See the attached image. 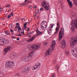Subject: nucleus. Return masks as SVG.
Masks as SVG:
<instances>
[{
  "label": "nucleus",
  "instance_id": "1",
  "mask_svg": "<svg viewBox=\"0 0 77 77\" xmlns=\"http://www.w3.org/2000/svg\"><path fill=\"white\" fill-rule=\"evenodd\" d=\"M71 30L72 32L74 33L75 32V28L76 27V29H77V19H75L74 20H72L71 22Z\"/></svg>",
  "mask_w": 77,
  "mask_h": 77
},
{
  "label": "nucleus",
  "instance_id": "2",
  "mask_svg": "<svg viewBox=\"0 0 77 77\" xmlns=\"http://www.w3.org/2000/svg\"><path fill=\"white\" fill-rule=\"evenodd\" d=\"M33 52H31L28 54V56H26L25 57L22 58V62H27L28 60L30 61L32 59V57L33 56Z\"/></svg>",
  "mask_w": 77,
  "mask_h": 77
},
{
  "label": "nucleus",
  "instance_id": "3",
  "mask_svg": "<svg viewBox=\"0 0 77 77\" xmlns=\"http://www.w3.org/2000/svg\"><path fill=\"white\" fill-rule=\"evenodd\" d=\"M5 66L8 68H13L15 66V63L14 61H8L6 63Z\"/></svg>",
  "mask_w": 77,
  "mask_h": 77
},
{
  "label": "nucleus",
  "instance_id": "4",
  "mask_svg": "<svg viewBox=\"0 0 77 77\" xmlns=\"http://www.w3.org/2000/svg\"><path fill=\"white\" fill-rule=\"evenodd\" d=\"M42 5L43 8H44L45 10H46L47 11H48L49 10V8H50V6H49V5L48 3H47L46 1H43L42 2Z\"/></svg>",
  "mask_w": 77,
  "mask_h": 77
},
{
  "label": "nucleus",
  "instance_id": "5",
  "mask_svg": "<svg viewBox=\"0 0 77 77\" xmlns=\"http://www.w3.org/2000/svg\"><path fill=\"white\" fill-rule=\"evenodd\" d=\"M64 33V28L63 27H61V29L59 32V41H60V40L62 39V35Z\"/></svg>",
  "mask_w": 77,
  "mask_h": 77
},
{
  "label": "nucleus",
  "instance_id": "6",
  "mask_svg": "<svg viewBox=\"0 0 77 77\" xmlns=\"http://www.w3.org/2000/svg\"><path fill=\"white\" fill-rule=\"evenodd\" d=\"M47 23L46 21H42L41 23V26L42 30H45L47 27Z\"/></svg>",
  "mask_w": 77,
  "mask_h": 77
},
{
  "label": "nucleus",
  "instance_id": "7",
  "mask_svg": "<svg viewBox=\"0 0 77 77\" xmlns=\"http://www.w3.org/2000/svg\"><path fill=\"white\" fill-rule=\"evenodd\" d=\"M30 68L28 66L22 69V73H26V74L29 73L30 71Z\"/></svg>",
  "mask_w": 77,
  "mask_h": 77
},
{
  "label": "nucleus",
  "instance_id": "8",
  "mask_svg": "<svg viewBox=\"0 0 77 77\" xmlns=\"http://www.w3.org/2000/svg\"><path fill=\"white\" fill-rule=\"evenodd\" d=\"M51 26L47 29L48 34L51 35V29L53 27V25L52 24H51Z\"/></svg>",
  "mask_w": 77,
  "mask_h": 77
},
{
  "label": "nucleus",
  "instance_id": "9",
  "mask_svg": "<svg viewBox=\"0 0 77 77\" xmlns=\"http://www.w3.org/2000/svg\"><path fill=\"white\" fill-rule=\"evenodd\" d=\"M41 66V64L39 63H36L34 66L33 67H32L33 70H35L36 69H39Z\"/></svg>",
  "mask_w": 77,
  "mask_h": 77
},
{
  "label": "nucleus",
  "instance_id": "10",
  "mask_svg": "<svg viewBox=\"0 0 77 77\" xmlns=\"http://www.w3.org/2000/svg\"><path fill=\"white\" fill-rule=\"evenodd\" d=\"M56 45V41L54 40H53L52 41V45L50 46L51 49V50H52V51L54 50V48L55 47V46Z\"/></svg>",
  "mask_w": 77,
  "mask_h": 77
},
{
  "label": "nucleus",
  "instance_id": "11",
  "mask_svg": "<svg viewBox=\"0 0 77 77\" xmlns=\"http://www.w3.org/2000/svg\"><path fill=\"white\" fill-rule=\"evenodd\" d=\"M61 45L62 48H65V47H66V43L65 41L64 40H63L61 41Z\"/></svg>",
  "mask_w": 77,
  "mask_h": 77
},
{
  "label": "nucleus",
  "instance_id": "12",
  "mask_svg": "<svg viewBox=\"0 0 77 77\" xmlns=\"http://www.w3.org/2000/svg\"><path fill=\"white\" fill-rule=\"evenodd\" d=\"M73 41L72 43H70V46L72 48H73L74 46V45H75V42H77V40L75 39H73L72 40Z\"/></svg>",
  "mask_w": 77,
  "mask_h": 77
},
{
  "label": "nucleus",
  "instance_id": "13",
  "mask_svg": "<svg viewBox=\"0 0 77 77\" xmlns=\"http://www.w3.org/2000/svg\"><path fill=\"white\" fill-rule=\"evenodd\" d=\"M11 49V46H8L5 48L4 50V52L5 53H7L8 51H10Z\"/></svg>",
  "mask_w": 77,
  "mask_h": 77
},
{
  "label": "nucleus",
  "instance_id": "14",
  "mask_svg": "<svg viewBox=\"0 0 77 77\" xmlns=\"http://www.w3.org/2000/svg\"><path fill=\"white\" fill-rule=\"evenodd\" d=\"M41 46L39 45H36L35 46H31V48L34 49L35 50H37L39 49V48H40Z\"/></svg>",
  "mask_w": 77,
  "mask_h": 77
},
{
  "label": "nucleus",
  "instance_id": "15",
  "mask_svg": "<svg viewBox=\"0 0 77 77\" xmlns=\"http://www.w3.org/2000/svg\"><path fill=\"white\" fill-rule=\"evenodd\" d=\"M36 35L37 36H40V35H42L43 34V32H41L38 30V29H37L36 30Z\"/></svg>",
  "mask_w": 77,
  "mask_h": 77
},
{
  "label": "nucleus",
  "instance_id": "16",
  "mask_svg": "<svg viewBox=\"0 0 77 77\" xmlns=\"http://www.w3.org/2000/svg\"><path fill=\"white\" fill-rule=\"evenodd\" d=\"M72 50L71 51V52L73 54H74V53H76V52L77 51V48H74V47L72 48Z\"/></svg>",
  "mask_w": 77,
  "mask_h": 77
},
{
  "label": "nucleus",
  "instance_id": "17",
  "mask_svg": "<svg viewBox=\"0 0 77 77\" xmlns=\"http://www.w3.org/2000/svg\"><path fill=\"white\" fill-rule=\"evenodd\" d=\"M68 2L69 7L70 8H72V5H73L72 2L70 0H68Z\"/></svg>",
  "mask_w": 77,
  "mask_h": 77
},
{
  "label": "nucleus",
  "instance_id": "18",
  "mask_svg": "<svg viewBox=\"0 0 77 77\" xmlns=\"http://www.w3.org/2000/svg\"><path fill=\"white\" fill-rule=\"evenodd\" d=\"M50 49H49L46 52V53L45 54V56H48V55H50Z\"/></svg>",
  "mask_w": 77,
  "mask_h": 77
},
{
  "label": "nucleus",
  "instance_id": "19",
  "mask_svg": "<svg viewBox=\"0 0 77 77\" xmlns=\"http://www.w3.org/2000/svg\"><path fill=\"white\" fill-rule=\"evenodd\" d=\"M35 36H33L32 38H30L28 40H27V42H31V41H32L34 40V39H35Z\"/></svg>",
  "mask_w": 77,
  "mask_h": 77
},
{
  "label": "nucleus",
  "instance_id": "20",
  "mask_svg": "<svg viewBox=\"0 0 77 77\" xmlns=\"http://www.w3.org/2000/svg\"><path fill=\"white\" fill-rule=\"evenodd\" d=\"M5 38L1 37L0 38V42H3V43H4L5 42Z\"/></svg>",
  "mask_w": 77,
  "mask_h": 77
},
{
  "label": "nucleus",
  "instance_id": "21",
  "mask_svg": "<svg viewBox=\"0 0 77 77\" xmlns=\"http://www.w3.org/2000/svg\"><path fill=\"white\" fill-rule=\"evenodd\" d=\"M27 22H26L24 24L23 30H25V29H27V26H27Z\"/></svg>",
  "mask_w": 77,
  "mask_h": 77
},
{
  "label": "nucleus",
  "instance_id": "22",
  "mask_svg": "<svg viewBox=\"0 0 77 77\" xmlns=\"http://www.w3.org/2000/svg\"><path fill=\"white\" fill-rule=\"evenodd\" d=\"M18 30H21V28L20 26H17L15 27V29H17V28H18Z\"/></svg>",
  "mask_w": 77,
  "mask_h": 77
},
{
  "label": "nucleus",
  "instance_id": "23",
  "mask_svg": "<svg viewBox=\"0 0 77 77\" xmlns=\"http://www.w3.org/2000/svg\"><path fill=\"white\" fill-rule=\"evenodd\" d=\"M5 33L7 35H9V31H5Z\"/></svg>",
  "mask_w": 77,
  "mask_h": 77
},
{
  "label": "nucleus",
  "instance_id": "24",
  "mask_svg": "<svg viewBox=\"0 0 77 77\" xmlns=\"http://www.w3.org/2000/svg\"><path fill=\"white\" fill-rule=\"evenodd\" d=\"M5 41V44H8L9 43V40H4Z\"/></svg>",
  "mask_w": 77,
  "mask_h": 77
},
{
  "label": "nucleus",
  "instance_id": "25",
  "mask_svg": "<svg viewBox=\"0 0 77 77\" xmlns=\"http://www.w3.org/2000/svg\"><path fill=\"white\" fill-rule=\"evenodd\" d=\"M73 2L75 5L77 6V0H74Z\"/></svg>",
  "mask_w": 77,
  "mask_h": 77
},
{
  "label": "nucleus",
  "instance_id": "26",
  "mask_svg": "<svg viewBox=\"0 0 77 77\" xmlns=\"http://www.w3.org/2000/svg\"><path fill=\"white\" fill-rule=\"evenodd\" d=\"M57 26L58 28L60 27V23H59V22H57Z\"/></svg>",
  "mask_w": 77,
  "mask_h": 77
},
{
  "label": "nucleus",
  "instance_id": "27",
  "mask_svg": "<svg viewBox=\"0 0 77 77\" xmlns=\"http://www.w3.org/2000/svg\"><path fill=\"white\" fill-rule=\"evenodd\" d=\"M73 56L75 57H77V52H76V53H75L74 54H73Z\"/></svg>",
  "mask_w": 77,
  "mask_h": 77
},
{
  "label": "nucleus",
  "instance_id": "28",
  "mask_svg": "<svg viewBox=\"0 0 77 77\" xmlns=\"http://www.w3.org/2000/svg\"><path fill=\"white\" fill-rule=\"evenodd\" d=\"M26 4L25 3H23L21 4L20 5L21 6H25Z\"/></svg>",
  "mask_w": 77,
  "mask_h": 77
},
{
  "label": "nucleus",
  "instance_id": "29",
  "mask_svg": "<svg viewBox=\"0 0 77 77\" xmlns=\"http://www.w3.org/2000/svg\"><path fill=\"white\" fill-rule=\"evenodd\" d=\"M73 39L77 40V37L76 36L75 37L72 38V40H73Z\"/></svg>",
  "mask_w": 77,
  "mask_h": 77
},
{
  "label": "nucleus",
  "instance_id": "30",
  "mask_svg": "<svg viewBox=\"0 0 77 77\" xmlns=\"http://www.w3.org/2000/svg\"><path fill=\"white\" fill-rule=\"evenodd\" d=\"M9 27H11V28H12V27H14V25L11 24L9 25Z\"/></svg>",
  "mask_w": 77,
  "mask_h": 77
},
{
  "label": "nucleus",
  "instance_id": "31",
  "mask_svg": "<svg viewBox=\"0 0 77 77\" xmlns=\"http://www.w3.org/2000/svg\"><path fill=\"white\" fill-rule=\"evenodd\" d=\"M29 3H32V2L30 1H28V2L27 3V4H28Z\"/></svg>",
  "mask_w": 77,
  "mask_h": 77
},
{
  "label": "nucleus",
  "instance_id": "32",
  "mask_svg": "<svg viewBox=\"0 0 77 77\" xmlns=\"http://www.w3.org/2000/svg\"><path fill=\"white\" fill-rule=\"evenodd\" d=\"M59 27L58 28V26H57V27L56 28V31L58 32V29H59Z\"/></svg>",
  "mask_w": 77,
  "mask_h": 77
},
{
  "label": "nucleus",
  "instance_id": "33",
  "mask_svg": "<svg viewBox=\"0 0 77 77\" xmlns=\"http://www.w3.org/2000/svg\"><path fill=\"white\" fill-rule=\"evenodd\" d=\"M40 11H44V9L43 8H41L40 9Z\"/></svg>",
  "mask_w": 77,
  "mask_h": 77
},
{
  "label": "nucleus",
  "instance_id": "34",
  "mask_svg": "<svg viewBox=\"0 0 77 77\" xmlns=\"http://www.w3.org/2000/svg\"><path fill=\"white\" fill-rule=\"evenodd\" d=\"M57 70H59V67L58 65L57 66Z\"/></svg>",
  "mask_w": 77,
  "mask_h": 77
},
{
  "label": "nucleus",
  "instance_id": "35",
  "mask_svg": "<svg viewBox=\"0 0 77 77\" xmlns=\"http://www.w3.org/2000/svg\"><path fill=\"white\" fill-rule=\"evenodd\" d=\"M12 59H14L15 58V56L14 55H13L11 57Z\"/></svg>",
  "mask_w": 77,
  "mask_h": 77
},
{
  "label": "nucleus",
  "instance_id": "36",
  "mask_svg": "<svg viewBox=\"0 0 77 77\" xmlns=\"http://www.w3.org/2000/svg\"><path fill=\"white\" fill-rule=\"evenodd\" d=\"M38 11H39L38 10H36L35 11V12L36 14V13H38Z\"/></svg>",
  "mask_w": 77,
  "mask_h": 77
},
{
  "label": "nucleus",
  "instance_id": "37",
  "mask_svg": "<svg viewBox=\"0 0 77 77\" xmlns=\"http://www.w3.org/2000/svg\"><path fill=\"white\" fill-rule=\"evenodd\" d=\"M56 62V60H53V62L54 63H55Z\"/></svg>",
  "mask_w": 77,
  "mask_h": 77
},
{
  "label": "nucleus",
  "instance_id": "38",
  "mask_svg": "<svg viewBox=\"0 0 77 77\" xmlns=\"http://www.w3.org/2000/svg\"><path fill=\"white\" fill-rule=\"evenodd\" d=\"M11 17V15H8V18H10Z\"/></svg>",
  "mask_w": 77,
  "mask_h": 77
},
{
  "label": "nucleus",
  "instance_id": "39",
  "mask_svg": "<svg viewBox=\"0 0 77 77\" xmlns=\"http://www.w3.org/2000/svg\"><path fill=\"white\" fill-rule=\"evenodd\" d=\"M47 44H48V42H46L45 43H44V45H47Z\"/></svg>",
  "mask_w": 77,
  "mask_h": 77
},
{
  "label": "nucleus",
  "instance_id": "40",
  "mask_svg": "<svg viewBox=\"0 0 77 77\" xmlns=\"http://www.w3.org/2000/svg\"><path fill=\"white\" fill-rule=\"evenodd\" d=\"M29 8H30V9H32L33 7H32V6H29Z\"/></svg>",
  "mask_w": 77,
  "mask_h": 77
},
{
  "label": "nucleus",
  "instance_id": "41",
  "mask_svg": "<svg viewBox=\"0 0 77 77\" xmlns=\"http://www.w3.org/2000/svg\"><path fill=\"white\" fill-rule=\"evenodd\" d=\"M3 11V8L2 7H0V11Z\"/></svg>",
  "mask_w": 77,
  "mask_h": 77
},
{
  "label": "nucleus",
  "instance_id": "42",
  "mask_svg": "<svg viewBox=\"0 0 77 77\" xmlns=\"http://www.w3.org/2000/svg\"><path fill=\"white\" fill-rule=\"evenodd\" d=\"M14 14L11 12V16H14Z\"/></svg>",
  "mask_w": 77,
  "mask_h": 77
},
{
  "label": "nucleus",
  "instance_id": "43",
  "mask_svg": "<svg viewBox=\"0 0 77 77\" xmlns=\"http://www.w3.org/2000/svg\"><path fill=\"white\" fill-rule=\"evenodd\" d=\"M22 30H23V32H22V35H24V30H23V29H22Z\"/></svg>",
  "mask_w": 77,
  "mask_h": 77
},
{
  "label": "nucleus",
  "instance_id": "44",
  "mask_svg": "<svg viewBox=\"0 0 77 77\" xmlns=\"http://www.w3.org/2000/svg\"><path fill=\"white\" fill-rule=\"evenodd\" d=\"M16 25H18V26H20V24H19V23H16Z\"/></svg>",
  "mask_w": 77,
  "mask_h": 77
},
{
  "label": "nucleus",
  "instance_id": "45",
  "mask_svg": "<svg viewBox=\"0 0 77 77\" xmlns=\"http://www.w3.org/2000/svg\"><path fill=\"white\" fill-rule=\"evenodd\" d=\"M57 33H58V31H56V32H54V34H57Z\"/></svg>",
  "mask_w": 77,
  "mask_h": 77
},
{
  "label": "nucleus",
  "instance_id": "46",
  "mask_svg": "<svg viewBox=\"0 0 77 77\" xmlns=\"http://www.w3.org/2000/svg\"><path fill=\"white\" fill-rule=\"evenodd\" d=\"M52 77H54V74L53 73V75H52Z\"/></svg>",
  "mask_w": 77,
  "mask_h": 77
},
{
  "label": "nucleus",
  "instance_id": "47",
  "mask_svg": "<svg viewBox=\"0 0 77 77\" xmlns=\"http://www.w3.org/2000/svg\"><path fill=\"white\" fill-rule=\"evenodd\" d=\"M17 41H19L20 40V38H17Z\"/></svg>",
  "mask_w": 77,
  "mask_h": 77
},
{
  "label": "nucleus",
  "instance_id": "48",
  "mask_svg": "<svg viewBox=\"0 0 77 77\" xmlns=\"http://www.w3.org/2000/svg\"><path fill=\"white\" fill-rule=\"evenodd\" d=\"M27 1H28V0H25V1H24V2L26 3V2H27Z\"/></svg>",
  "mask_w": 77,
  "mask_h": 77
},
{
  "label": "nucleus",
  "instance_id": "49",
  "mask_svg": "<svg viewBox=\"0 0 77 77\" xmlns=\"http://www.w3.org/2000/svg\"><path fill=\"white\" fill-rule=\"evenodd\" d=\"M10 31H11V32H13V30H12V29H11L10 30Z\"/></svg>",
  "mask_w": 77,
  "mask_h": 77
},
{
  "label": "nucleus",
  "instance_id": "50",
  "mask_svg": "<svg viewBox=\"0 0 77 77\" xmlns=\"http://www.w3.org/2000/svg\"><path fill=\"white\" fill-rule=\"evenodd\" d=\"M9 5H7L6 6V8H7V7H9Z\"/></svg>",
  "mask_w": 77,
  "mask_h": 77
},
{
  "label": "nucleus",
  "instance_id": "51",
  "mask_svg": "<svg viewBox=\"0 0 77 77\" xmlns=\"http://www.w3.org/2000/svg\"><path fill=\"white\" fill-rule=\"evenodd\" d=\"M29 30H30V28H28V29H27V31H29Z\"/></svg>",
  "mask_w": 77,
  "mask_h": 77
},
{
  "label": "nucleus",
  "instance_id": "52",
  "mask_svg": "<svg viewBox=\"0 0 77 77\" xmlns=\"http://www.w3.org/2000/svg\"><path fill=\"white\" fill-rule=\"evenodd\" d=\"M35 16H37L36 14V13H35Z\"/></svg>",
  "mask_w": 77,
  "mask_h": 77
},
{
  "label": "nucleus",
  "instance_id": "53",
  "mask_svg": "<svg viewBox=\"0 0 77 77\" xmlns=\"http://www.w3.org/2000/svg\"><path fill=\"white\" fill-rule=\"evenodd\" d=\"M33 8H36V6H34Z\"/></svg>",
  "mask_w": 77,
  "mask_h": 77
},
{
  "label": "nucleus",
  "instance_id": "54",
  "mask_svg": "<svg viewBox=\"0 0 77 77\" xmlns=\"http://www.w3.org/2000/svg\"><path fill=\"white\" fill-rule=\"evenodd\" d=\"M28 36H29V38H30V37H31V35H29Z\"/></svg>",
  "mask_w": 77,
  "mask_h": 77
},
{
  "label": "nucleus",
  "instance_id": "55",
  "mask_svg": "<svg viewBox=\"0 0 77 77\" xmlns=\"http://www.w3.org/2000/svg\"><path fill=\"white\" fill-rule=\"evenodd\" d=\"M30 33H29V32H28L27 34V35L29 34H30Z\"/></svg>",
  "mask_w": 77,
  "mask_h": 77
},
{
  "label": "nucleus",
  "instance_id": "56",
  "mask_svg": "<svg viewBox=\"0 0 77 77\" xmlns=\"http://www.w3.org/2000/svg\"><path fill=\"white\" fill-rule=\"evenodd\" d=\"M68 54H69V51L68 52Z\"/></svg>",
  "mask_w": 77,
  "mask_h": 77
},
{
  "label": "nucleus",
  "instance_id": "57",
  "mask_svg": "<svg viewBox=\"0 0 77 77\" xmlns=\"http://www.w3.org/2000/svg\"><path fill=\"white\" fill-rule=\"evenodd\" d=\"M19 35H20V36H22V35H20V34H19Z\"/></svg>",
  "mask_w": 77,
  "mask_h": 77
},
{
  "label": "nucleus",
  "instance_id": "58",
  "mask_svg": "<svg viewBox=\"0 0 77 77\" xmlns=\"http://www.w3.org/2000/svg\"><path fill=\"white\" fill-rule=\"evenodd\" d=\"M37 19H38V18H39V16H37Z\"/></svg>",
  "mask_w": 77,
  "mask_h": 77
},
{
  "label": "nucleus",
  "instance_id": "59",
  "mask_svg": "<svg viewBox=\"0 0 77 77\" xmlns=\"http://www.w3.org/2000/svg\"><path fill=\"white\" fill-rule=\"evenodd\" d=\"M16 36H20V34L18 35H16Z\"/></svg>",
  "mask_w": 77,
  "mask_h": 77
},
{
  "label": "nucleus",
  "instance_id": "60",
  "mask_svg": "<svg viewBox=\"0 0 77 77\" xmlns=\"http://www.w3.org/2000/svg\"><path fill=\"white\" fill-rule=\"evenodd\" d=\"M24 19V18H22L21 19V20H23Z\"/></svg>",
  "mask_w": 77,
  "mask_h": 77
},
{
  "label": "nucleus",
  "instance_id": "61",
  "mask_svg": "<svg viewBox=\"0 0 77 77\" xmlns=\"http://www.w3.org/2000/svg\"><path fill=\"white\" fill-rule=\"evenodd\" d=\"M3 25L4 26H5V23H4L3 24Z\"/></svg>",
  "mask_w": 77,
  "mask_h": 77
},
{
  "label": "nucleus",
  "instance_id": "62",
  "mask_svg": "<svg viewBox=\"0 0 77 77\" xmlns=\"http://www.w3.org/2000/svg\"><path fill=\"white\" fill-rule=\"evenodd\" d=\"M12 38H15V37H13Z\"/></svg>",
  "mask_w": 77,
  "mask_h": 77
},
{
  "label": "nucleus",
  "instance_id": "63",
  "mask_svg": "<svg viewBox=\"0 0 77 77\" xmlns=\"http://www.w3.org/2000/svg\"><path fill=\"white\" fill-rule=\"evenodd\" d=\"M13 34H14V33L12 32V35H13Z\"/></svg>",
  "mask_w": 77,
  "mask_h": 77
},
{
  "label": "nucleus",
  "instance_id": "64",
  "mask_svg": "<svg viewBox=\"0 0 77 77\" xmlns=\"http://www.w3.org/2000/svg\"><path fill=\"white\" fill-rule=\"evenodd\" d=\"M21 33H23V32H22V31H21Z\"/></svg>",
  "mask_w": 77,
  "mask_h": 77
}]
</instances>
